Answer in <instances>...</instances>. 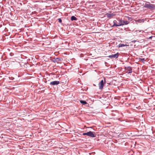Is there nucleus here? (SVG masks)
Returning <instances> with one entry per match:
<instances>
[{
    "instance_id": "nucleus-1",
    "label": "nucleus",
    "mask_w": 155,
    "mask_h": 155,
    "mask_svg": "<svg viewBox=\"0 0 155 155\" xmlns=\"http://www.w3.org/2000/svg\"><path fill=\"white\" fill-rule=\"evenodd\" d=\"M118 21H117L116 20H114L113 21V25L112 26V27H117L118 26H120L122 25H124V24L122 23V20L119 19L118 20Z\"/></svg>"
},
{
    "instance_id": "nucleus-2",
    "label": "nucleus",
    "mask_w": 155,
    "mask_h": 155,
    "mask_svg": "<svg viewBox=\"0 0 155 155\" xmlns=\"http://www.w3.org/2000/svg\"><path fill=\"white\" fill-rule=\"evenodd\" d=\"M82 135L84 136L86 135L91 137H95V132H92L91 131H89L87 133H83Z\"/></svg>"
},
{
    "instance_id": "nucleus-3",
    "label": "nucleus",
    "mask_w": 155,
    "mask_h": 155,
    "mask_svg": "<svg viewBox=\"0 0 155 155\" xmlns=\"http://www.w3.org/2000/svg\"><path fill=\"white\" fill-rule=\"evenodd\" d=\"M145 7L151 10L155 9V5L152 4H145Z\"/></svg>"
},
{
    "instance_id": "nucleus-4",
    "label": "nucleus",
    "mask_w": 155,
    "mask_h": 155,
    "mask_svg": "<svg viewBox=\"0 0 155 155\" xmlns=\"http://www.w3.org/2000/svg\"><path fill=\"white\" fill-rule=\"evenodd\" d=\"M106 80L105 78H104V81L102 80L98 84L99 89L101 90L103 89L104 84L105 83Z\"/></svg>"
},
{
    "instance_id": "nucleus-5",
    "label": "nucleus",
    "mask_w": 155,
    "mask_h": 155,
    "mask_svg": "<svg viewBox=\"0 0 155 155\" xmlns=\"http://www.w3.org/2000/svg\"><path fill=\"white\" fill-rule=\"evenodd\" d=\"M119 54L118 53H117L115 54L110 55L108 57L109 58H117L118 57Z\"/></svg>"
},
{
    "instance_id": "nucleus-6",
    "label": "nucleus",
    "mask_w": 155,
    "mask_h": 155,
    "mask_svg": "<svg viewBox=\"0 0 155 155\" xmlns=\"http://www.w3.org/2000/svg\"><path fill=\"white\" fill-rule=\"evenodd\" d=\"M60 83L59 81H55L50 82V84L51 85H57Z\"/></svg>"
},
{
    "instance_id": "nucleus-7",
    "label": "nucleus",
    "mask_w": 155,
    "mask_h": 155,
    "mask_svg": "<svg viewBox=\"0 0 155 155\" xmlns=\"http://www.w3.org/2000/svg\"><path fill=\"white\" fill-rule=\"evenodd\" d=\"M125 70L129 71L128 74L131 73L132 72V68L130 66L125 67Z\"/></svg>"
},
{
    "instance_id": "nucleus-8",
    "label": "nucleus",
    "mask_w": 155,
    "mask_h": 155,
    "mask_svg": "<svg viewBox=\"0 0 155 155\" xmlns=\"http://www.w3.org/2000/svg\"><path fill=\"white\" fill-rule=\"evenodd\" d=\"M61 61V59L60 58H54L53 59V62H58L59 61Z\"/></svg>"
},
{
    "instance_id": "nucleus-9",
    "label": "nucleus",
    "mask_w": 155,
    "mask_h": 155,
    "mask_svg": "<svg viewBox=\"0 0 155 155\" xmlns=\"http://www.w3.org/2000/svg\"><path fill=\"white\" fill-rule=\"evenodd\" d=\"M105 15L107 16V18H110L112 17L115 15L113 13L109 14L108 13H107L105 14Z\"/></svg>"
},
{
    "instance_id": "nucleus-10",
    "label": "nucleus",
    "mask_w": 155,
    "mask_h": 155,
    "mask_svg": "<svg viewBox=\"0 0 155 155\" xmlns=\"http://www.w3.org/2000/svg\"><path fill=\"white\" fill-rule=\"evenodd\" d=\"M80 102L83 105H85L87 104V102L86 101L84 100H80Z\"/></svg>"
},
{
    "instance_id": "nucleus-11",
    "label": "nucleus",
    "mask_w": 155,
    "mask_h": 155,
    "mask_svg": "<svg viewBox=\"0 0 155 155\" xmlns=\"http://www.w3.org/2000/svg\"><path fill=\"white\" fill-rule=\"evenodd\" d=\"M146 20V19H139L137 20V21L139 23H141L144 22V21Z\"/></svg>"
},
{
    "instance_id": "nucleus-12",
    "label": "nucleus",
    "mask_w": 155,
    "mask_h": 155,
    "mask_svg": "<svg viewBox=\"0 0 155 155\" xmlns=\"http://www.w3.org/2000/svg\"><path fill=\"white\" fill-rule=\"evenodd\" d=\"M77 20V18L74 16H72L71 17V20L72 21H76Z\"/></svg>"
},
{
    "instance_id": "nucleus-13",
    "label": "nucleus",
    "mask_w": 155,
    "mask_h": 155,
    "mask_svg": "<svg viewBox=\"0 0 155 155\" xmlns=\"http://www.w3.org/2000/svg\"><path fill=\"white\" fill-rule=\"evenodd\" d=\"M122 24H124V25H127L129 23V22L127 21H124L122 20Z\"/></svg>"
},
{
    "instance_id": "nucleus-14",
    "label": "nucleus",
    "mask_w": 155,
    "mask_h": 155,
    "mask_svg": "<svg viewBox=\"0 0 155 155\" xmlns=\"http://www.w3.org/2000/svg\"><path fill=\"white\" fill-rule=\"evenodd\" d=\"M127 46V45H124L123 44H119V47H124V46Z\"/></svg>"
},
{
    "instance_id": "nucleus-15",
    "label": "nucleus",
    "mask_w": 155,
    "mask_h": 155,
    "mask_svg": "<svg viewBox=\"0 0 155 155\" xmlns=\"http://www.w3.org/2000/svg\"><path fill=\"white\" fill-rule=\"evenodd\" d=\"M139 60L140 61H142V62H143L144 61H145V58H139Z\"/></svg>"
},
{
    "instance_id": "nucleus-16",
    "label": "nucleus",
    "mask_w": 155,
    "mask_h": 155,
    "mask_svg": "<svg viewBox=\"0 0 155 155\" xmlns=\"http://www.w3.org/2000/svg\"><path fill=\"white\" fill-rule=\"evenodd\" d=\"M57 20L58 21V22L61 23V24H62V20L61 19V18H58Z\"/></svg>"
},
{
    "instance_id": "nucleus-17",
    "label": "nucleus",
    "mask_w": 155,
    "mask_h": 155,
    "mask_svg": "<svg viewBox=\"0 0 155 155\" xmlns=\"http://www.w3.org/2000/svg\"><path fill=\"white\" fill-rule=\"evenodd\" d=\"M128 20L129 21H132V18H131L129 17H127Z\"/></svg>"
},
{
    "instance_id": "nucleus-18",
    "label": "nucleus",
    "mask_w": 155,
    "mask_h": 155,
    "mask_svg": "<svg viewBox=\"0 0 155 155\" xmlns=\"http://www.w3.org/2000/svg\"><path fill=\"white\" fill-rule=\"evenodd\" d=\"M153 36H150V37L149 38V39H151L152 38Z\"/></svg>"
},
{
    "instance_id": "nucleus-19",
    "label": "nucleus",
    "mask_w": 155,
    "mask_h": 155,
    "mask_svg": "<svg viewBox=\"0 0 155 155\" xmlns=\"http://www.w3.org/2000/svg\"><path fill=\"white\" fill-rule=\"evenodd\" d=\"M137 41L135 40L133 41L132 42H135L136 41Z\"/></svg>"
}]
</instances>
